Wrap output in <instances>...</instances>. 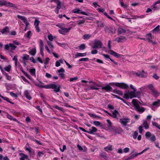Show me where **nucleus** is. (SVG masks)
Segmentation results:
<instances>
[{
	"instance_id": "nucleus-1",
	"label": "nucleus",
	"mask_w": 160,
	"mask_h": 160,
	"mask_svg": "<svg viewBox=\"0 0 160 160\" xmlns=\"http://www.w3.org/2000/svg\"><path fill=\"white\" fill-rule=\"evenodd\" d=\"M132 103L135 108V110L140 113H143L145 110V109L143 107H140V104L141 103L138 100L133 99Z\"/></svg>"
},
{
	"instance_id": "nucleus-2",
	"label": "nucleus",
	"mask_w": 160,
	"mask_h": 160,
	"mask_svg": "<svg viewBox=\"0 0 160 160\" xmlns=\"http://www.w3.org/2000/svg\"><path fill=\"white\" fill-rule=\"evenodd\" d=\"M135 92L134 91H132L128 92H126L124 93L123 98L126 99L136 98L137 96Z\"/></svg>"
},
{
	"instance_id": "nucleus-3",
	"label": "nucleus",
	"mask_w": 160,
	"mask_h": 160,
	"mask_svg": "<svg viewBox=\"0 0 160 160\" xmlns=\"http://www.w3.org/2000/svg\"><path fill=\"white\" fill-rule=\"evenodd\" d=\"M112 86H115L120 88L126 89L128 88V86L124 83H112L110 84Z\"/></svg>"
},
{
	"instance_id": "nucleus-4",
	"label": "nucleus",
	"mask_w": 160,
	"mask_h": 160,
	"mask_svg": "<svg viewBox=\"0 0 160 160\" xmlns=\"http://www.w3.org/2000/svg\"><path fill=\"white\" fill-rule=\"evenodd\" d=\"M0 5H4L6 6H9L10 7L17 8V6L9 2L5 1L4 0H1L0 1Z\"/></svg>"
},
{
	"instance_id": "nucleus-5",
	"label": "nucleus",
	"mask_w": 160,
	"mask_h": 160,
	"mask_svg": "<svg viewBox=\"0 0 160 160\" xmlns=\"http://www.w3.org/2000/svg\"><path fill=\"white\" fill-rule=\"evenodd\" d=\"M102 46V43L100 40H95L93 45L92 46V49L101 48Z\"/></svg>"
},
{
	"instance_id": "nucleus-6",
	"label": "nucleus",
	"mask_w": 160,
	"mask_h": 160,
	"mask_svg": "<svg viewBox=\"0 0 160 160\" xmlns=\"http://www.w3.org/2000/svg\"><path fill=\"white\" fill-rule=\"evenodd\" d=\"M129 120V119L128 118H123L119 119L120 122L123 126H126Z\"/></svg>"
},
{
	"instance_id": "nucleus-7",
	"label": "nucleus",
	"mask_w": 160,
	"mask_h": 160,
	"mask_svg": "<svg viewBox=\"0 0 160 160\" xmlns=\"http://www.w3.org/2000/svg\"><path fill=\"white\" fill-rule=\"evenodd\" d=\"M149 89L152 92L153 95L154 96L158 95L159 93L155 89L153 85L152 84H149L148 86Z\"/></svg>"
},
{
	"instance_id": "nucleus-8",
	"label": "nucleus",
	"mask_w": 160,
	"mask_h": 160,
	"mask_svg": "<svg viewBox=\"0 0 160 160\" xmlns=\"http://www.w3.org/2000/svg\"><path fill=\"white\" fill-rule=\"evenodd\" d=\"M135 74L136 76L140 78H145L147 76V73L143 71L141 72H137L135 73Z\"/></svg>"
},
{
	"instance_id": "nucleus-9",
	"label": "nucleus",
	"mask_w": 160,
	"mask_h": 160,
	"mask_svg": "<svg viewBox=\"0 0 160 160\" xmlns=\"http://www.w3.org/2000/svg\"><path fill=\"white\" fill-rule=\"evenodd\" d=\"M48 88L53 89L54 91L56 92H58L60 91V86L58 87L55 84H51L48 86Z\"/></svg>"
},
{
	"instance_id": "nucleus-10",
	"label": "nucleus",
	"mask_w": 160,
	"mask_h": 160,
	"mask_svg": "<svg viewBox=\"0 0 160 160\" xmlns=\"http://www.w3.org/2000/svg\"><path fill=\"white\" fill-rule=\"evenodd\" d=\"M72 12L73 13H76L78 14L81 13L85 15L88 16V14L86 12L82 11V10L78 8L74 9L72 11Z\"/></svg>"
},
{
	"instance_id": "nucleus-11",
	"label": "nucleus",
	"mask_w": 160,
	"mask_h": 160,
	"mask_svg": "<svg viewBox=\"0 0 160 160\" xmlns=\"http://www.w3.org/2000/svg\"><path fill=\"white\" fill-rule=\"evenodd\" d=\"M108 52L113 55L114 57L118 58H120L122 56H123L122 55L120 54L111 50H110L108 51Z\"/></svg>"
},
{
	"instance_id": "nucleus-12",
	"label": "nucleus",
	"mask_w": 160,
	"mask_h": 160,
	"mask_svg": "<svg viewBox=\"0 0 160 160\" xmlns=\"http://www.w3.org/2000/svg\"><path fill=\"white\" fill-rule=\"evenodd\" d=\"M71 28H63L58 30L59 32L62 34H64L65 33L68 32L70 30Z\"/></svg>"
},
{
	"instance_id": "nucleus-13",
	"label": "nucleus",
	"mask_w": 160,
	"mask_h": 160,
	"mask_svg": "<svg viewBox=\"0 0 160 160\" xmlns=\"http://www.w3.org/2000/svg\"><path fill=\"white\" fill-rule=\"evenodd\" d=\"M43 41L41 40H40V53L42 56H44V53L43 52V51L44 50V48H43Z\"/></svg>"
},
{
	"instance_id": "nucleus-14",
	"label": "nucleus",
	"mask_w": 160,
	"mask_h": 160,
	"mask_svg": "<svg viewBox=\"0 0 160 160\" xmlns=\"http://www.w3.org/2000/svg\"><path fill=\"white\" fill-rule=\"evenodd\" d=\"M126 38L125 37L123 36H120L119 37L115 39V41H116L118 42H122L123 41H125Z\"/></svg>"
},
{
	"instance_id": "nucleus-15",
	"label": "nucleus",
	"mask_w": 160,
	"mask_h": 160,
	"mask_svg": "<svg viewBox=\"0 0 160 160\" xmlns=\"http://www.w3.org/2000/svg\"><path fill=\"white\" fill-rule=\"evenodd\" d=\"M17 17L18 18L20 19L23 20L26 26H27V25H29V22H28L27 19L24 17L20 15H18Z\"/></svg>"
},
{
	"instance_id": "nucleus-16",
	"label": "nucleus",
	"mask_w": 160,
	"mask_h": 160,
	"mask_svg": "<svg viewBox=\"0 0 160 160\" xmlns=\"http://www.w3.org/2000/svg\"><path fill=\"white\" fill-rule=\"evenodd\" d=\"M101 87L102 90H104L107 92L111 91L112 89V88L108 85H107L105 87L102 86Z\"/></svg>"
},
{
	"instance_id": "nucleus-17",
	"label": "nucleus",
	"mask_w": 160,
	"mask_h": 160,
	"mask_svg": "<svg viewBox=\"0 0 160 160\" xmlns=\"http://www.w3.org/2000/svg\"><path fill=\"white\" fill-rule=\"evenodd\" d=\"M92 129H89V131H88V133L90 134H94V132H96L97 131V129L95 127H92Z\"/></svg>"
},
{
	"instance_id": "nucleus-18",
	"label": "nucleus",
	"mask_w": 160,
	"mask_h": 160,
	"mask_svg": "<svg viewBox=\"0 0 160 160\" xmlns=\"http://www.w3.org/2000/svg\"><path fill=\"white\" fill-rule=\"evenodd\" d=\"M1 32L2 34H7L9 32V28L7 26L5 27L1 31Z\"/></svg>"
},
{
	"instance_id": "nucleus-19",
	"label": "nucleus",
	"mask_w": 160,
	"mask_h": 160,
	"mask_svg": "<svg viewBox=\"0 0 160 160\" xmlns=\"http://www.w3.org/2000/svg\"><path fill=\"white\" fill-rule=\"evenodd\" d=\"M119 115H120L119 113L116 110H114L112 114V117L114 118H117V117Z\"/></svg>"
},
{
	"instance_id": "nucleus-20",
	"label": "nucleus",
	"mask_w": 160,
	"mask_h": 160,
	"mask_svg": "<svg viewBox=\"0 0 160 160\" xmlns=\"http://www.w3.org/2000/svg\"><path fill=\"white\" fill-rule=\"evenodd\" d=\"M125 32H126V30L124 29L121 27H119L118 28V35H119V34H122L123 33H125Z\"/></svg>"
},
{
	"instance_id": "nucleus-21",
	"label": "nucleus",
	"mask_w": 160,
	"mask_h": 160,
	"mask_svg": "<svg viewBox=\"0 0 160 160\" xmlns=\"http://www.w3.org/2000/svg\"><path fill=\"white\" fill-rule=\"evenodd\" d=\"M146 37L147 39L149 42L152 43L153 44L155 43H153L152 41L151 40V39L152 38V34L151 33L147 34Z\"/></svg>"
},
{
	"instance_id": "nucleus-22",
	"label": "nucleus",
	"mask_w": 160,
	"mask_h": 160,
	"mask_svg": "<svg viewBox=\"0 0 160 160\" xmlns=\"http://www.w3.org/2000/svg\"><path fill=\"white\" fill-rule=\"evenodd\" d=\"M24 95L26 98L28 100H30L31 99V97L30 96L29 91L28 90H26L24 92Z\"/></svg>"
},
{
	"instance_id": "nucleus-23",
	"label": "nucleus",
	"mask_w": 160,
	"mask_h": 160,
	"mask_svg": "<svg viewBox=\"0 0 160 160\" xmlns=\"http://www.w3.org/2000/svg\"><path fill=\"white\" fill-rule=\"evenodd\" d=\"M138 155H139V153H137L134 155V154L132 155L131 156L128 157L126 159V160H129L130 159H133L136 157H137Z\"/></svg>"
},
{
	"instance_id": "nucleus-24",
	"label": "nucleus",
	"mask_w": 160,
	"mask_h": 160,
	"mask_svg": "<svg viewBox=\"0 0 160 160\" xmlns=\"http://www.w3.org/2000/svg\"><path fill=\"white\" fill-rule=\"evenodd\" d=\"M104 149L106 152H108L109 151H111L112 150V146L110 145H108L107 146L105 147Z\"/></svg>"
},
{
	"instance_id": "nucleus-25",
	"label": "nucleus",
	"mask_w": 160,
	"mask_h": 160,
	"mask_svg": "<svg viewBox=\"0 0 160 160\" xmlns=\"http://www.w3.org/2000/svg\"><path fill=\"white\" fill-rule=\"evenodd\" d=\"M112 92L114 93L118 94L119 95H123L122 92L121 91L116 89L113 90Z\"/></svg>"
},
{
	"instance_id": "nucleus-26",
	"label": "nucleus",
	"mask_w": 160,
	"mask_h": 160,
	"mask_svg": "<svg viewBox=\"0 0 160 160\" xmlns=\"http://www.w3.org/2000/svg\"><path fill=\"white\" fill-rule=\"evenodd\" d=\"M153 106L158 107L160 106V100H158L157 101L153 102L152 103Z\"/></svg>"
},
{
	"instance_id": "nucleus-27",
	"label": "nucleus",
	"mask_w": 160,
	"mask_h": 160,
	"mask_svg": "<svg viewBox=\"0 0 160 160\" xmlns=\"http://www.w3.org/2000/svg\"><path fill=\"white\" fill-rule=\"evenodd\" d=\"M160 0H159L157 2H155L153 5H152V7L153 8H154L155 9H158V7L156 5L157 4H160Z\"/></svg>"
},
{
	"instance_id": "nucleus-28",
	"label": "nucleus",
	"mask_w": 160,
	"mask_h": 160,
	"mask_svg": "<svg viewBox=\"0 0 160 160\" xmlns=\"http://www.w3.org/2000/svg\"><path fill=\"white\" fill-rule=\"evenodd\" d=\"M6 116L7 118H8L10 120H12L14 121H17V120L16 119L14 118H13L12 117V116L10 115L8 113H7Z\"/></svg>"
},
{
	"instance_id": "nucleus-29",
	"label": "nucleus",
	"mask_w": 160,
	"mask_h": 160,
	"mask_svg": "<svg viewBox=\"0 0 160 160\" xmlns=\"http://www.w3.org/2000/svg\"><path fill=\"white\" fill-rule=\"evenodd\" d=\"M91 37V35L90 34H85L83 36V38L84 40H88Z\"/></svg>"
},
{
	"instance_id": "nucleus-30",
	"label": "nucleus",
	"mask_w": 160,
	"mask_h": 160,
	"mask_svg": "<svg viewBox=\"0 0 160 160\" xmlns=\"http://www.w3.org/2000/svg\"><path fill=\"white\" fill-rule=\"evenodd\" d=\"M142 126L143 127H144L145 129H148L149 128L148 124L147 121H144L142 124Z\"/></svg>"
},
{
	"instance_id": "nucleus-31",
	"label": "nucleus",
	"mask_w": 160,
	"mask_h": 160,
	"mask_svg": "<svg viewBox=\"0 0 160 160\" xmlns=\"http://www.w3.org/2000/svg\"><path fill=\"white\" fill-rule=\"evenodd\" d=\"M87 55L86 53H81L77 52L75 54L76 57H83L86 56Z\"/></svg>"
},
{
	"instance_id": "nucleus-32",
	"label": "nucleus",
	"mask_w": 160,
	"mask_h": 160,
	"mask_svg": "<svg viewBox=\"0 0 160 160\" xmlns=\"http://www.w3.org/2000/svg\"><path fill=\"white\" fill-rule=\"evenodd\" d=\"M96 23L97 24L98 26V27H102L104 26V23L102 22L97 21Z\"/></svg>"
},
{
	"instance_id": "nucleus-33",
	"label": "nucleus",
	"mask_w": 160,
	"mask_h": 160,
	"mask_svg": "<svg viewBox=\"0 0 160 160\" xmlns=\"http://www.w3.org/2000/svg\"><path fill=\"white\" fill-rule=\"evenodd\" d=\"M53 107V108L57 109L59 110L62 112H64L65 111V109H64L63 108H60L57 105L54 106Z\"/></svg>"
},
{
	"instance_id": "nucleus-34",
	"label": "nucleus",
	"mask_w": 160,
	"mask_h": 160,
	"mask_svg": "<svg viewBox=\"0 0 160 160\" xmlns=\"http://www.w3.org/2000/svg\"><path fill=\"white\" fill-rule=\"evenodd\" d=\"M29 56L28 55L24 54L23 56L22 59L24 61L27 60L29 59Z\"/></svg>"
},
{
	"instance_id": "nucleus-35",
	"label": "nucleus",
	"mask_w": 160,
	"mask_h": 160,
	"mask_svg": "<svg viewBox=\"0 0 160 160\" xmlns=\"http://www.w3.org/2000/svg\"><path fill=\"white\" fill-rule=\"evenodd\" d=\"M11 66L9 65L8 66L5 67L4 69L8 72H9L11 70Z\"/></svg>"
},
{
	"instance_id": "nucleus-36",
	"label": "nucleus",
	"mask_w": 160,
	"mask_h": 160,
	"mask_svg": "<svg viewBox=\"0 0 160 160\" xmlns=\"http://www.w3.org/2000/svg\"><path fill=\"white\" fill-rule=\"evenodd\" d=\"M29 72L32 76H35V69L32 68L30 69Z\"/></svg>"
},
{
	"instance_id": "nucleus-37",
	"label": "nucleus",
	"mask_w": 160,
	"mask_h": 160,
	"mask_svg": "<svg viewBox=\"0 0 160 160\" xmlns=\"http://www.w3.org/2000/svg\"><path fill=\"white\" fill-rule=\"evenodd\" d=\"M159 28L160 26L158 25L152 30V32L154 33L158 32L159 30Z\"/></svg>"
},
{
	"instance_id": "nucleus-38",
	"label": "nucleus",
	"mask_w": 160,
	"mask_h": 160,
	"mask_svg": "<svg viewBox=\"0 0 160 160\" xmlns=\"http://www.w3.org/2000/svg\"><path fill=\"white\" fill-rule=\"evenodd\" d=\"M9 46L11 48L12 50H15L17 48L16 46L14 45V43H10Z\"/></svg>"
},
{
	"instance_id": "nucleus-39",
	"label": "nucleus",
	"mask_w": 160,
	"mask_h": 160,
	"mask_svg": "<svg viewBox=\"0 0 160 160\" xmlns=\"http://www.w3.org/2000/svg\"><path fill=\"white\" fill-rule=\"evenodd\" d=\"M100 156L102 158L106 159L107 158L106 153L105 152H102L100 154Z\"/></svg>"
},
{
	"instance_id": "nucleus-40",
	"label": "nucleus",
	"mask_w": 160,
	"mask_h": 160,
	"mask_svg": "<svg viewBox=\"0 0 160 160\" xmlns=\"http://www.w3.org/2000/svg\"><path fill=\"white\" fill-rule=\"evenodd\" d=\"M29 54L34 56L36 53V50L35 49H32L31 50L29 51Z\"/></svg>"
},
{
	"instance_id": "nucleus-41",
	"label": "nucleus",
	"mask_w": 160,
	"mask_h": 160,
	"mask_svg": "<svg viewBox=\"0 0 160 160\" xmlns=\"http://www.w3.org/2000/svg\"><path fill=\"white\" fill-rule=\"evenodd\" d=\"M85 48V45L84 44H82L80 45L79 47V49L80 50H83Z\"/></svg>"
},
{
	"instance_id": "nucleus-42",
	"label": "nucleus",
	"mask_w": 160,
	"mask_h": 160,
	"mask_svg": "<svg viewBox=\"0 0 160 160\" xmlns=\"http://www.w3.org/2000/svg\"><path fill=\"white\" fill-rule=\"evenodd\" d=\"M107 121L108 123V128L109 129H110L112 128V123L110 121L109 119H107Z\"/></svg>"
},
{
	"instance_id": "nucleus-43",
	"label": "nucleus",
	"mask_w": 160,
	"mask_h": 160,
	"mask_svg": "<svg viewBox=\"0 0 160 160\" xmlns=\"http://www.w3.org/2000/svg\"><path fill=\"white\" fill-rule=\"evenodd\" d=\"M89 115L91 117H92L93 118H101L99 116H97L95 114H93L92 113H89Z\"/></svg>"
},
{
	"instance_id": "nucleus-44",
	"label": "nucleus",
	"mask_w": 160,
	"mask_h": 160,
	"mask_svg": "<svg viewBox=\"0 0 160 160\" xmlns=\"http://www.w3.org/2000/svg\"><path fill=\"white\" fill-rule=\"evenodd\" d=\"M21 157L20 158V160H25V154L23 153H20L19 154Z\"/></svg>"
},
{
	"instance_id": "nucleus-45",
	"label": "nucleus",
	"mask_w": 160,
	"mask_h": 160,
	"mask_svg": "<svg viewBox=\"0 0 160 160\" xmlns=\"http://www.w3.org/2000/svg\"><path fill=\"white\" fill-rule=\"evenodd\" d=\"M93 123L96 126H100L101 124V122L98 121H94L93 122Z\"/></svg>"
},
{
	"instance_id": "nucleus-46",
	"label": "nucleus",
	"mask_w": 160,
	"mask_h": 160,
	"mask_svg": "<svg viewBox=\"0 0 160 160\" xmlns=\"http://www.w3.org/2000/svg\"><path fill=\"white\" fill-rule=\"evenodd\" d=\"M21 71L23 72V73L29 79H30L31 77L30 75H28V73L25 72L23 70H21Z\"/></svg>"
},
{
	"instance_id": "nucleus-47",
	"label": "nucleus",
	"mask_w": 160,
	"mask_h": 160,
	"mask_svg": "<svg viewBox=\"0 0 160 160\" xmlns=\"http://www.w3.org/2000/svg\"><path fill=\"white\" fill-rule=\"evenodd\" d=\"M17 56L15 55L13 58V60L15 61V65L16 66H17V62H18Z\"/></svg>"
},
{
	"instance_id": "nucleus-48",
	"label": "nucleus",
	"mask_w": 160,
	"mask_h": 160,
	"mask_svg": "<svg viewBox=\"0 0 160 160\" xmlns=\"http://www.w3.org/2000/svg\"><path fill=\"white\" fill-rule=\"evenodd\" d=\"M36 85L39 88H48V86H47L45 85V86H42L40 84H36Z\"/></svg>"
},
{
	"instance_id": "nucleus-49",
	"label": "nucleus",
	"mask_w": 160,
	"mask_h": 160,
	"mask_svg": "<svg viewBox=\"0 0 160 160\" xmlns=\"http://www.w3.org/2000/svg\"><path fill=\"white\" fill-rule=\"evenodd\" d=\"M150 140L152 142H154L156 140V137L154 135H152L151 136V137L150 138Z\"/></svg>"
},
{
	"instance_id": "nucleus-50",
	"label": "nucleus",
	"mask_w": 160,
	"mask_h": 160,
	"mask_svg": "<svg viewBox=\"0 0 160 160\" xmlns=\"http://www.w3.org/2000/svg\"><path fill=\"white\" fill-rule=\"evenodd\" d=\"M99 88H98L97 87H96L95 86H93L92 87H90L89 89L88 90H92V89H95V90H98Z\"/></svg>"
},
{
	"instance_id": "nucleus-51",
	"label": "nucleus",
	"mask_w": 160,
	"mask_h": 160,
	"mask_svg": "<svg viewBox=\"0 0 160 160\" xmlns=\"http://www.w3.org/2000/svg\"><path fill=\"white\" fill-rule=\"evenodd\" d=\"M64 24L63 23H59L56 25V26L62 29L64 27Z\"/></svg>"
},
{
	"instance_id": "nucleus-52",
	"label": "nucleus",
	"mask_w": 160,
	"mask_h": 160,
	"mask_svg": "<svg viewBox=\"0 0 160 160\" xmlns=\"http://www.w3.org/2000/svg\"><path fill=\"white\" fill-rule=\"evenodd\" d=\"M21 78H22V79L25 82L29 83L30 84V82L27 80L23 76H21Z\"/></svg>"
},
{
	"instance_id": "nucleus-53",
	"label": "nucleus",
	"mask_w": 160,
	"mask_h": 160,
	"mask_svg": "<svg viewBox=\"0 0 160 160\" xmlns=\"http://www.w3.org/2000/svg\"><path fill=\"white\" fill-rule=\"evenodd\" d=\"M10 95L13 97L15 98H17L18 95L17 94L13 93V92H11L10 93Z\"/></svg>"
},
{
	"instance_id": "nucleus-54",
	"label": "nucleus",
	"mask_w": 160,
	"mask_h": 160,
	"mask_svg": "<svg viewBox=\"0 0 160 160\" xmlns=\"http://www.w3.org/2000/svg\"><path fill=\"white\" fill-rule=\"evenodd\" d=\"M40 22L39 20L37 19L35 20L34 21V24L35 26H38Z\"/></svg>"
},
{
	"instance_id": "nucleus-55",
	"label": "nucleus",
	"mask_w": 160,
	"mask_h": 160,
	"mask_svg": "<svg viewBox=\"0 0 160 160\" xmlns=\"http://www.w3.org/2000/svg\"><path fill=\"white\" fill-rule=\"evenodd\" d=\"M85 22V20L84 19L78 21V25H80L82 24H83Z\"/></svg>"
},
{
	"instance_id": "nucleus-56",
	"label": "nucleus",
	"mask_w": 160,
	"mask_h": 160,
	"mask_svg": "<svg viewBox=\"0 0 160 160\" xmlns=\"http://www.w3.org/2000/svg\"><path fill=\"white\" fill-rule=\"evenodd\" d=\"M138 135V133L136 131H135L134 132L133 134V137L135 139L137 137V136Z\"/></svg>"
},
{
	"instance_id": "nucleus-57",
	"label": "nucleus",
	"mask_w": 160,
	"mask_h": 160,
	"mask_svg": "<svg viewBox=\"0 0 160 160\" xmlns=\"http://www.w3.org/2000/svg\"><path fill=\"white\" fill-rule=\"evenodd\" d=\"M152 125L154 126H155L156 127L158 128L159 129V128H160V127L159 126V125L158 124L155 122H153Z\"/></svg>"
},
{
	"instance_id": "nucleus-58",
	"label": "nucleus",
	"mask_w": 160,
	"mask_h": 160,
	"mask_svg": "<svg viewBox=\"0 0 160 160\" xmlns=\"http://www.w3.org/2000/svg\"><path fill=\"white\" fill-rule=\"evenodd\" d=\"M7 79L8 80H10L11 78V76H10L8 75L6 72L4 73Z\"/></svg>"
},
{
	"instance_id": "nucleus-59",
	"label": "nucleus",
	"mask_w": 160,
	"mask_h": 160,
	"mask_svg": "<svg viewBox=\"0 0 160 160\" xmlns=\"http://www.w3.org/2000/svg\"><path fill=\"white\" fill-rule=\"evenodd\" d=\"M151 134L149 132H147L146 133L145 136L146 138L149 137L151 136Z\"/></svg>"
},
{
	"instance_id": "nucleus-60",
	"label": "nucleus",
	"mask_w": 160,
	"mask_h": 160,
	"mask_svg": "<svg viewBox=\"0 0 160 160\" xmlns=\"http://www.w3.org/2000/svg\"><path fill=\"white\" fill-rule=\"evenodd\" d=\"M26 150L27 151H28L29 152L30 154L31 153H32V152L33 153V151L32 150V148H26Z\"/></svg>"
},
{
	"instance_id": "nucleus-61",
	"label": "nucleus",
	"mask_w": 160,
	"mask_h": 160,
	"mask_svg": "<svg viewBox=\"0 0 160 160\" xmlns=\"http://www.w3.org/2000/svg\"><path fill=\"white\" fill-rule=\"evenodd\" d=\"M78 79V78L77 77H75L74 78H70V82H73L74 81H76Z\"/></svg>"
},
{
	"instance_id": "nucleus-62",
	"label": "nucleus",
	"mask_w": 160,
	"mask_h": 160,
	"mask_svg": "<svg viewBox=\"0 0 160 160\" xmlns=\"http://www.w3.org/2000/svg\"><path fill=\"white\" fill-rule=\"evenodd\" d=\"M88 60V58H81L79 60V61H87Z\"/></svg>"
},
{
	"instance_id": "nucleus-63",
	"label": "nucleus",
	"mask_w": 160,
	"mask_h": 160,
	"mask_svg": "<svg viewBox=\"0 0 160 160\" xmlns=\"http://www.w3.org/2000/svg\"><path fill=\"white\" fill-rule=\"evenodd\" d=\"M98 52L97 50L94 49L91 51V53L92 54H97L98 53Z\"/></svg>"
},
{
	"instance_id": "nucleus-64",
	"label": "nucleus",
	"mask_w": 160,
	"mask_h": 160,
	"mask_svg": "<svg viewBox=\"0 0 160 160\" xmlns=\"http://www.w3.org/2000/svg\"><path fill=\"white\" fill-rule=\"evenodd\" d=\"M12 42H13V43L14 44H15L16 45H20V43L19 42L17 41L16 40L13 41Z\"/></svg>"
}]
</instances>
